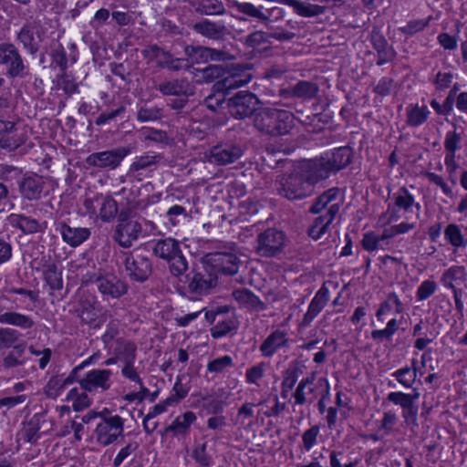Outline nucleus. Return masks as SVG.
Returning a JSON list of instances; mask_svg holds the SVG:
<instances>
[{"instance_id": "obj_1", "label": "nucleus", "mask_w": 467, "mask_h": 467, "mask_svg": "<svg viewBox=\"0 0 467 467\" xmlns=\"http://www.w3.org/2000/svg\"><path fill=\"white\" fill-rule=\"evenodd\" d=\"M314 175L315 170L308 161L301 171H296L281 178L277 188L278 193L289 201L302 200L309 196L313 191L312 186L319 182L311 180Z\"/></svg>"}, {"instance_id": "obj_2", "label": "nucleus", "mask_w": 467, "mask_h": 467, "mask_svg": "<svg viewBox=\"0 0 467 467\" xmlns=\"http://www.w3.org/2000/svg\"><path fill=\"white\" fill-rule=\"evenodd\" d=\"M254 126L262 134L272 137L285 135L294 126V115L278 109H261L254 117Z\"/></svg>"}, {"instance_id": "obj_3", "label": "nucleus", "mask_w": 467, "mask_h": 467, "mask_svg": "<svg viewBox=\"0 0 467 467\" xmlns=\"http://www.w3.org/2000/svg\"><path fill=\"white\" fill-rule=\"evenodd\" d=\"M83 285L95 284L103 299H119L128 293V283L114 273L99 269L88 272L81 278Z\"/></svg>"}, {"instance_id": "obj_4", "label": "nucleus", "mask_w": 467, "mask_h": 467, "mask_svg": "<svg viewBox=\"0 0 467 467\" xmlns=\"http://www.w3.org/2000/svg\"><path fill=\"white\" fill-rule=\"evenodd\" d=\"M353 159V150L348 146L335 149L330 154L319 159L311 160V166L315 170L314 181L327 179L331 172L337 171L348 166Z\"/></svg>"}, {"instance_id": "obj_5", "label": "nucleus", "mask_w": 467, "mask_h": 467, "mask_svg": "<svg viewBox=\"0 0 467 467\" xmlns=\"http://www.w3.org/2000/svg\"><path fill=\"white\" fill-rule=\"evenodd\" d=\"M153 254L166 261L173 276L182 275L188 270V261L183 255L180 243L174 238L157 240L152 246Z\"/></svg>"}, {"instance_id": "obj_6", "label": "nucleus", "mask_w": 467, "mask_h": 467, "mask_svg": "<svg viewBox=\"0 0 467 467\" xmlns=\"http://www.w3.org/2000/svg\"><path fill=\"white\" fill-rule=\"evenodd\" d=\"M0 65L11 78H24L29 75V66L25 61L18 47L11 42L0 43Z\"/></svg>"}, {"instance_id": "obj_7", "label": "nucleus", "mask_w": 467, "mask_h": 467, "mask_svg": "<svg viewBox=\"0 0 467 467\" xmlns=\"http://www.w3.org/2000/svg\"><path fill=\"white\" fill-rule=\"evenodd\" d=\"M141 234V223L130 217L127 212L121 211L118 215L117 224L113 231V241L123 248H130Z\"/></svg>"}, {"instance_id": "obj_8", "label": "nucleus", "mask_w": 467, "mask_h": 467, "mask_svg": "<svg viewBox=\"0 0 467 467\" xmlns=\"http://www.w3.org/2000/svg\"><path fill=\"white\" fill-rule=\"evenodd\" d=\"M343 202L344 197L341 191L338 188H330L315 199L309 212L313 214H319L322 217L335 220Z\"/></svg>"}, {"instance_id": "obj_9", "label": "nucleus", "mask_w": 467, "mask_h": 467, "mask_svg": "<svg viewBox=\"0 0 467 467\" xmlns=\"http://www.w3.org/2000/svg\"><path fill=\"white\" fill-rule=\"evenodd\" d=\"M286 237L283 231L268 228L257 235L254 250L261 256L274 257L283 252Z\"/></svg>"}, {"instance_id": "obj_10", "label": "nucleus", "mask_w": 467, "mask_h": 467, "mask_svg": "<svg viewBox=\"0 0 467 467\" xmlns=\"http://www.w3.org/2000/svg\"><path fill=\"white\" fill-rule=\"evenodd\" d=\"M141 55L148 62H154L158 68L179 71L188 66L184 63V58L174 57L170 51L163 49L157 44L147 46L141 50Z\"/></svg>"}, {"instance_id": "obj_11", "label": "nucleus", "mask_w": 467, "mask_h": 467, "mask_svg": "<svg viewBox=\"0 0 467 467\" xmlns=\"http://www.w3.org/2000/svg\"><path fill=\"white\" fill-rule=\"evenodd\" d=\"M123 265L130 279L144 282L151 275L150 260L139 253H123Z\"/></svg>"}, {"instance_id": "obj_12", "label": "nucleus", "mask_w": 467, "mask_h": 467, "mask_svg": "<svg viewBox=\"0 0 467 467\" xmlns=\"http://www.w3.org/2000/svg\"><path fill=\"white\" fill-rule=\"evenodd\" d=\"M123 431L124 420L119 415H114V418L100 420L97 424L94 438L98 444L105 447L115 442Z\"/></svg>"}, {"instance_id": "obj_13", "label": "nucleus", "mask_w": 467, "mask_h": 467, "mask_svg": "<svg viewBox=\"0 0 467 467\" xmlns=\"http://www.w3.org/2000/svg\"><path fill=\"white\" fill-rule=\"evenodd\" d=\"M187 285L184 286L185 293L193 296H202L209 293L218 283V277L205 265L202 271H195L192 275H187Z\"/></svg>"}, {"instance_id": "obj_14", "label": "nucleus", "mask_w": 467, "mask_h": 467, "mask_svg": "<svg viewBox=\"0 0 467 467\" xmlns=\"http://www.w3.org/2000/svg\"><path fill=\"white\" fill-rule=\"evenodd\" d=\"M130 153L128 147H118L112 150L94 152L86 158V163L89 166L100 169H116L123 159Z\"/></svg>"}, {"instance_id": "obj_15", "label": "nucleus", "mask_w": 467, "mask_h": 467, "mask_svg": "<svg viewBox=\"0 0 467 467\" xmlns=\"http://www.w3.org/2000/svg\"><path fill=\"white\" fill-rule=\"evenodd\" d=\"M260 100L247 91H239L229 99L230 113L236 119H244L255 115Z\"/></svg>"}, {"instance_id": "obj_16", "label": "nucleus", "mask_w": 467, "mask_h": 467, "mask_svg": "<svg viewBox=\"0 0 467 467\" xmlns=\"http://www.w3.org/2000/svg\"><path fill=\"white\" fill-rule=\"evenodd\" d=\"M185 54L188 57L184 62L188 65L186 67H190L191 64L206 63L210 60L224 61L233 58L226 51L202 46H187L185 47Z\"/></svg>"}, {"instance_id": "obj_17", "label": "nucleus", "mask_w": 467, "mask_h": 467, "mask_svg": "<svg viewBox=\"0 0 467 467\" xmlns=\"http://www.w3.org/2000/svg\"><path fill=\"white\" fill-rule=\"evenodd\" d=\"M54 226L56 232L60 234L63 242L73 248L81 245L91 235V228L71 225L61 220H56Z\"/></svg>"}, {"instance_id": "obj_18", "label": "nucleus", "mask_w": 467, "mask_h": 467, "mask_svg": "<svg viewBox=\"0 0 467 467\" xmlns=\"http://www.w3.org/2000/svg\"><path fill=\"white\" fill-rule=\"evenodd\" d=\"M111 375L109 369H92L78 380V384L81 389L89 393H102L110 389Z\"/></svg>"}, {"instance_id": "obj_19", "label": "nucleus", "mask_w": 467, "mask_h": 467, "mask_svg": "<svg viewBox=\"0 0 467 467\" xmlns=\"http://www.w3.org/2000/svg\"><path fill=\"white\" fill-rule=\"evenodd\" d=\"M207 267L217 275H234L239 269V259L231 252H216L208 255Z\"/></svg>"}, {"instance_id": "obj_20", "label": "nucleus", "mask_w": 467, "mask_h": 467, "mask_svg": "<svg viewBox=\"0 0 467 467\" xmlns=\"http://www.w3.org/2000/svg\"><path fill=\"white\" fill-rule=\"evenodd\" d=\"M244 153L240 145L223 143L210 149L208 161L216 165H228L239 160Z\"/></svg>"}, {"instance_id": "obj_21", "label": "nucleus", "mask_w": 467, "mask_h": 467, "mask_svg": "<svg viewBox=\"0 0 467 467\" xmlns=\"http://www.w3.org/2000/svg\"><path fill=\"white\" fill-rule=\"evenodd\" d=\"M45 186V179L36 173H26L18 182L19 192L22 198L28 201L40 200Z\"/></svg>"}, {"instance_id": "obj_22", "label": "nucleus", "mask_w": 467, "mask_h": 467, "mask_svg": "<svg viewBox=\"0 0 467 467\" xmlns=\"http://www.w3.org/2000/svg\"><path fill=\"white\" fill-rule=\"evenodd\" d=\"M74 313L80 318L83 324L92 328H99L106 321V315H98L95 303L88 298H80Z\"/></svg>"}, {"instance_id": "obj_23", "label": "nucleus", "mask_w": 467, "mask_h": 467, "mask_svg": "<svg viewBox=\"0 0 467 467\" xmlns=\"http://www.w3.org/2000/svg\"><path fill=\"white\" fill-rule=\"evenodd\" d=\"M8 221L13 227L19 229L25 234L44 233L47 226L46 221H40L24 213H12L8 216Z\"/></svg>"}, {"instance_id": "obj_24", "label": "nucleus", "mask_w": 467, "mask_h": 467, "mask_svg": "<svg viewBox=\"0 0 467 467\" xmlns=\"http://www.w3.org/2000/svg\"><path fill=\"white\" fill-rule=\"evenodd\" d=\"M157 89L163 96L186 98L192 96L195 92L194 86L185 78L164 80L158 85Z\"/></svg>"}, {"instance_id": "obj_25", "label": "nucleus", "mask_w": 467, "mask_h": 467, "mask_svg": "<svg viewBox=\"0 0 467 467\" xmlns=\"http://www.w3.org/2000/svg\"><path fill=\"white\" fill-rule=\"evenodd\" d=\"M42 30L33 24L25 25L16 35V40L32 56H36L42 42Z\"/></svg>"}, {"instance_id": "obj_26", "label": "nucleus", "mask_w": 467, "mask_h": 467, "mask_svg": "<svg viewBox=\"0 0 467 467\" xmlns=\"http://www.w3.org/2000/svg\"><path fill=\"white\" fill-rule=\"evenodd\" d=\"M370 42L373 48L377 51V65L382 66L392 61L396 57L393 47L388 43L384 36L378 28H373L370 34Z\"/></svg>"}, {"instance_id": "obj_27", "label": "nucleus", "mask_w": 467, "mask_h": 467, "mask_svg": "<svg viewBox=\"0 0 467 467\" xmlns=\"http://www.w3.org/2000/svg\"><path fill=\"white\" fill-rule=\"evenodd\" d=\"M329 299L328 288L322 285L312 298L306 313L304 315L301 325L308 327L312 321L320 314Z\"/></svg>"}, {"instance_id": "obj_28", "label": "nucleus", "mask_w": 467, "mask_h": 467, "mask_svg": "<svg viewBox=\"0 0 467 467\" xmlns=\"http://www.w3.org/2000/svg\"><path fill=\"white\" fill-rule=\"evenodd\" d=\"M26 348V342H22L14 346L13 348L9 350L0 361V372H6L26 365L28 359L25 358Z\"/></svg>"}, {"instance_id": "obj_29", "label": "nucleus", "mask_w": 467, "mask_h": 467, "mask_svg": "<svg viewBox=\"0 0 467 467\" xmlns=\"http://www.w3.org/2000/svg\"><path fill=\"white\" fill-rule=\"evenodd\" d=\"M288 347V338L285 331L276 329L273 331L261 344L260 351L265 358H271L283 348Z\"/></svg>"}, {"instance_id": "obj_30", "label": "nucleus", "mask_w": 467, "mask_h": 467, "mask_svg": "<svg viewBox=\"0 0 467 467\" xmlns=\"http://www.w3.org/2000/svg\"><path fill=\"white\" fill-rule=\"evenodd\" d=\"M252 79V75L247 71L228 73L223 76V78L218 81L214 88L217 91L229 92L232 89H235L245 86Z\"/></svg>"}, {"instance_id": "obj_31", "label": "nucleus", "mask_w": 467, "mask_h": 467, "mask_svg": "<svg viewBox=\"0 0 467 467\" xmlns=\"http://www.w3.org/2000/svg\"><path fill=\"white\" fill-rule=\"evenodd\" d=\"M234 298L244 307L251 311H264L266 305L248 289H238L233 293Z\"/></svg>"}, {"instance_id": "obj_32", "label": "nucleus", "mask_w": 467, "mask_h": 467, "mask_svg": "<svg viewBox=\"0 0 467 467\" xmlns=\"http://www.w3.org/2000/svg\"><path fill=\"white\" fill-rule=\"evenodd\" d=\"M467 280V272L464 266L452 265L446 269L441 276V283L448 289L457 288Z\"/></svg>"}, {"instance_id": "obj_33", "label": "nucleus", "mask_w": 467, "mask_h": 467, "mask_svg": "<svg viewBox=\"0 0 467 467\" xmlns=\"http://www.w3.org/2000/svg\"><path fill=\"white\" fill-rule=\"evenodd\" d=\"M237 10L240 13L256 18L259 22L264 23L265 25H268L270 22H272L271 16H273L274 14H276V11L280 13L279 8L275 7L263 11L261 8L254 6L250 3L238 4Z\"/></svg>"}, {"instance_id": "obj_34", "label": "nucleus", "mask_w": 467, "mask_h": 467, "mask_svg": "<svg viewBox=\"0 0 467 467\" xmlns=\"http://www.w3.org/2000/svg\"><path fill=\"white\" fill-rule=\"evenodd\" d=\"M318 85L313 81L300 80L291 87L289 93L291 97L310 100L317 96Z\"/></svg>"}, {"instance_id": "obj_35", "label": "nucleus", "mask_w": 467, "mask_h": 467, "mask_svg": "<svg viewBox=\"0 0 467 467\" xmlns=\"http://www.w3.org/2000/svg\"><path fill=\"white\" fill-rule=\"evenodd\" d=\"M0 323L17 327L22 329H30L35 326V321L30 316L14 311L1 313Z\"/></svg>"}, {"instance_id": "obj_36", "label": "nucleus", "mask_w": 467, "mask_h": 467, "mask_svg": "<svg viewBox=\"0 0 467 467\" xmlns=\"http://www.w3.org/2000/svg\"><path fill=\"white\" fill-rule=\"evenodd\" d=\"M287 5L291 6L296 14L303 17H315L324 14L326 7L300 0H287Z\"/></svg>"}, {"instance_id": "obj_37", "label": "nucleus", "mask_w": 467, "mask_h": 467, "mask_svg": "<svg viewBox=\"0 0 467 467\" xmlns=\"http://www.w3.org/2000/svg\"><path fill=\"white\" fill-rule=\"evenodd\" d=\"M315 374L302 379L297 387L296 388L293 397L295 399V405H304L308 402L307 395L313 394L317 387H312L315 380Z\"/></svg>"}, {"instance_id": "obj_38", "label": "nucleus", "mask_w": 467, "mask_h": 467, "mask_svg": "<svg viewBox=\"0 0 467 467\" xmlns=\"http://www.w3.org/2000/svg\"><path fill=\"white\" fill-rule=\"evenodd\" d=\"M193 29L206 37L217 39L223 36L225 26L223 23H216L204 19L195 23L193 25Z\"/></svg>"}, {"instance_id": "obj_39", "label": "nucleus", "mask_w": 467, "mask_h": 467, "mask_svg": "<svg viewBox=\"0 0 467 467\" xmlns=\"http://www.w3.org/2000/svg\"><path fill=\"white\" fill-rule=\"evenodd\" d=\"M392 198L394 201V206L405 212H410L413 206H415L418 211L420 209V204L419 202H415L413 194L410 193L406 187H400L393 193Z\"/></svg>"}, {"instance_id": "obj_40", "label": "nucleus", "mask_w": 467, "mask_h": 467, "mask_svg": "<svg viewBox=\"0 0 467 467\" xmlns=\"http://www.w3.org/2000/svg\"><path fill=\"white\" fill-rule=\"evenodd\" d=\"M174 402L173 397H169L162 402L156 404L151 410L144 417L143 419V429L146 433L151 434L158 427V422H152V426H150L149 420L155 418L156 416L165 412L167 410V407L171 405Z\"/></svg>"}, {"instance_id": "obj_41", "label": "nucleus", "mask_w": 467, "mask_h": 467, "mask_svg": "<svg viewBox=\"0 0 467 467\" xmlns=\"http://www.w3.org/2000/svg\"><path fill=\"white\" fill-rule=\"evenodd\" d=\"M430 114L426 106L420 107L418 104H411L407 108V123L409 126L418 127L428 119Z\"/></svg>"}, {"instance_id": "obj_42", "label": "nucleus", "mask_w": 467, "mask_h": 467, "mask_svg": "<svg viewBox=\"0 0 467 467\" xmlns=\"http://www.w3.org/2000/svg\"><path fill=\"white\" fill-rule=\"evenodd\" d=\"M162 118V109L157 106L142 102L138 105L137 119L140 122L159 120Z\"/></svg>"}, {"instance_id": "obj_43", "label": "nucleus", "mask_w": 467, "mask_h": 467, "mask_svg": "<svg viewBox=\"0 0 467 467\" xmlns=\"http://www.w3.org/2000/svg\"><path fill=\"white\" fill-rule=\"evenodd\" d=\"M393 308H395L397 314H401L404 311V306L395 292L389 293L387 299L381 303L376 313L378 320L383 321L382 316L389 313Z\"/></svg>"}, {"instance_id": "obj_44", "label": "nucleus", "mask_w": 467, "mask_h": 467, "mask_svg": "<svg viewBox=\"0 0 467 467\" xmlns=\"http://www.w3.org/2000/svg\"><path fill=\"white\" fill-rule=\"evenodd\" d=\"M226 75V69L221 65H210L202 69L197 70L196 77L200 82L211 83L216 79L223 78Z\"/></svg>"}, {"instance_id": "obj_45", "label": "nucleus", "mask_w": 467, "mask_h": 467, "mask_svg": "<svg viewBox=\"0 0 467 467\" xmlns=\"http://www.w3.org/2000/svg\"><path fill=\"white\" fill-rule=\"evenodd\" d=\"M118 346L115 348V355L119 360L123 363L135 362L137 347L131 341L118 340Z\"/></svg>"}, {"instance_id": "obj_46", "label": "nucleus", "mask_w": 467, "mask_h": 467, "mask_svg": "<svg viewBox=\"0 0 467 467\" xmlns=\"http://www.w3.org/2000/svg\"><path fill=\"white\" fill-rule=\"evenodd\" d=\"M446 241L453 247H465L467 239L464 238L460 226L456 223H449L444 230Z\"/></svg>"}, {"instance_id": "obj_47", "label": "nucleus", "mask_w": 467, "mask_h": 467, "mask_svg": "<svg viewBox=\"0 0 467 467\" xmlns=\"http://www.w3.org/2000/svg\"><path fill=\"white\" fill-rule=\"evenodd\" d=\"M195 420V414L192 411H187L182 416L177 417L173 422L166 428V431H171L174 434L183 433Z\"/></svg>"}, {"instance_id": "obj_48", "label": "nucleus", "mask_w": 467, "mask_h": 467, "mask_svg": "<svg viewBox=\"0 0 467 467\" xmlns=\"http://www.w3.org/2000/svg\"><path fill=\"white\" fill-rule=\"evenodd\" d=\"M225 315L226 314L221 316L222 318L219 317L217 324L211 329V334L213 338L223 337L236 328L235 320Z\"/></svg>"}, {"instance_id": "obj_49", "label": "nucleus", "mask_w": 467, "mask_h": 467, "mask_svg": "<svg viewBox=\"0 0 467 467\" xmlns=\"http://www.w3.org/2000/svg\"><path fill=\"white\" fill-rule=\"evenodd\" d=\"M45 281L52 290H60L63 287L62 273L57 265H47L44 272Z\"/></svg>"}, {"instance_id": "obj_50", "label": "nucleus", "mask_w": 467, "mask_h": 467, "mask_svg": "<svg viewBox=\"0 0 467 467\" xmlns=\"http://www.w3.org/2000/svg\"><path fill=\"white\" fill-rule=\"evenodd\" d=\"M333 221L334 220L328 219L327 217H322L320 215L317 216L307 230L308 235L314 240L322 238L323 235L327 232Z\"/></svg>"}, {"instance_id": "obj_51", "label": "nucleus", "mask_w": 467, "mask_h": 467, "mask_svg": "<svg viewBox=\"0 0 467 467\" xmlns=\"http://www.w3.org/2000/svg\"><path fill=\"white\" fill-rule=\"evenodd\" d=\"M391 376L403 387L410 389L414 385L417 379V368L411 369L410 367H404L395 370Z\"/></svg>"}, {"instance_id": "obj_52", "label": "nucleus", "mask_w": 467, "mask_h": 467, "mask_svg": "<svg viewBox=\"0 0 467 467\" xmlns=\"http://www.w3.org/2000/svg\"><path fill=\"white\" fill-rule=\"evenodd\" d=\"M303 373V367L297 362H291L283 372L281 384L294 389L300 375Z\"/></svg>"}, {"instance_id": "obj_53", "label": "nucleus", "mask_w": 467, "mask_h": 467, "mask_svg": "<svg viewBox=\"0 0 467 467\" xmlns=\"http://www.w3.org/2000/svg\"><path fill=\"white\" fill-rule=\"evenodd\" d=\"M196 10L206 16L223 15L225 7L219 0H201Z\"/></svg>"}, {"instance_id": "obj_54", "label": "nucleus", "mask_w": 467, "mask_h": 467, "mask_svg": "<svg viewBox=\"0 0 467 467\" xmlns=\"http://www.w3.org/2000/svg\"><path fill=\"white\" fill-rule=\"evenodd\" d=\"M161 159L162 156L161 154H145L137 157L130 167V172H136L140 170L148 169L153 165H156Z\"/></svg>"}, {"instance_id": "obj_55", "label": "nucleus", "mask_w": 467, "mask_h": 467, "mask_svg": "<svg viewBox=\"0 0 467 467\" xmlns=\"http://www.w3.org/2000/svg\"><path fill=\"white\" fill-rule=\"evenodd\" d=\"M118 214V203L110 196L103 199L99 210V216L103 222H109Z\"/></svg>"}, {"instance_id": "obj_56", "label": "nucleus", "mask_w": 467, "mask_h": 467, "mask_svg": "<svg viewBox=\"0 0 467 467\" xmlns=\"http://www.w3.org/2000/svg\"><path fill=\"white\" fill-rule=\"evenodd\" d=\"M21 334L10 327L0 328V349L10 348L16 346L19 340Z\"/></svg>"}, {"instance_id": "obj_57", "label": "nucleus", "mask_w": 467, "mask_h": 467, "mask_svg": "<svg viewBox=\"0 0 467 467\" xmlns=\"http://www.w3.org/2000/svg\"><path fill=\"white\" fill-rule=\"evenodd\" d=\"M67 386L62 377L54 376L49 379L44 390L48 398L56 399Z\"/></svg>"}, {"instance_id": "obj_58", "label": "nucleus", "mask_w": 467, "mask_h": 467, "mask_svg": "<svg viewBox=\"0 0 467 467\" xmlns=\"http://www.w3.org/2000/svg\"><path fill=\"white\" fill-rule=\"evenodd\" d=\"M462 136L456 131H448L445 135L444 148L446 150L445 156H455L457 150L461 148Z\"/></svg>"}, {"instance_id": "obj_59", "label": "nucleus", "mask_w": 467, "mask_h": 467, "mask_svg": "<svg viewBox=\"0 0 467 467\" xmlns=\"http://www.w3.org/2000/svg\"><path fill=\"white\" fill-rule=\"evenodd\" d=\"M57 86L67 95H72L78 91V84L74 78L67 73H63L57 76Z\"/></svg>"}, {"instance_id": "obj_60", "label": "nucleus", "mask_w": 467, "mask_h": 467, "mask_svg": "<svg viewBox=\"0 0 467 467\" xmlns=\"http://www.w3.org/2000/svg\"><path fill=\"white\" fill-rule=\"evenodd\" d=\"M233 358L230 356H223L208 362L207 370L211 373H222L229 367H233Z\"/></svg>"}, {"instance_id": "obj_61", "label": "nucleus", "mask_w": 467, "mask_h": 467, "mask_svg": "<svg viewBox=\"0 0 467 467\" xmlns=\"http://www.w3.org/2000/svg\"><path fill=\"white\" fill-rule=\"evenodd\" d=\"M320 432L318 425H314L306 430L302 434L303 448L306 451H309L317 443V437Z\"/></svg>"}, {"instance_id": "obj_62", "label": "nucleus", "mask_w": 467, "mask_h": 467, "mask_svg": "<svg viewBox=\"0 0 467 467\" xmlns=\"http://www.w3.org/2000/svg\"><path fill=\"white\" fill-rule=\"evenodd\" d=\"M362 247L367 251H375L378 249H384V244L380 237L373 232L366 233L363 235Z\"/></svg>"}, {"instance_id": "obj_63", "label": "nucleus", "mask_w": 467, "mask_h": 467, "mask_svg": "<svg viewBox=\"0 0 467 467\" xmlns=\"http://www.w3.org/2000/svg\"><path fill=\"white\" fill-rule=\"evenodd\" d=\"M143 139L145 140H151L157 143H169V137L167 132L161 130H156L153 128H147L141 130Z\"/></svg>"}, {"instance_id": "obj_64", "label": "nucleus", "mask_w": 467, "mask_h": 467, "mask_svg": "<svg viewBox=\"0 0 467 467\" xmlns=\"http://www.w3.org/2000/svg\"><path fill=\"white\" fill-rule=\"evenodd\" d=\"M437 289V284L433 280L423 281L417 289L416 296L418 301H423L432 296Z\"/></svg>"}]
</instances>
